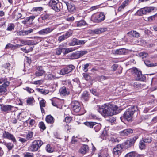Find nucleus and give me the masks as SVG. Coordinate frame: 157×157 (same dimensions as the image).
Returning <instances> with one entry per match:
<instances>
[{
	"instance_id": "nucleus-2",
	"label": "nucleus",
	"mask_w": 157,
	"mask_h": 157,
	"mask_svg": "<svg viewBox=\"0 0 157 157\" xmlns=\"http://www.w3.org/2000/svg\"><path fill=\"white\" fill-rule=\"evenodd\" d=\"M43 142L40 140H36L33 141L28 148V150L30 151L36 152L43 145Z\"/></svg>"
},
{
	"instance_id": "nucleus-32",
	"label": "nucleus",
	"mask_w": 157,
	"mask_h": 157,
	"mask_svg": "<svg viewBox=\"0 0 157 157\" xmlns=\"http://www.w3.org/2000/svg\"><path fill=\"white\" fill-rule=\"evenodd\" d=\"M128 1L129 0H125L123 2L122 4L118 8V11H121L128 4Z\"/></svg>"
},
{
	"instance_id": "nucleus-14",
	"label": "nucleus",
	"mask_w": 157,
	"mask_h": 157,
	"mask_svg": "<svg viewBox=\"0 0 157 157\" xmlns=\"http://www.w3.org/2000/svg\"><path fill=\"white\" fill-rule=\"evenodd\" d=\"M72 34V32L70 30L67 32L63 35L59 36L58 38V40L61 42L71 36Z\"/></svg>"
},
{
	"instance_id": "nucleus-43",
	"label": "nucleus",
	"mask_w": 157,
	"mask_h": 157,
	"mask_svg": "<svg viewBox=\"0 0 157 157\" xmlns=\"http://www.w3.org/2000/svg\"><path fill=\"white\" fill-rule=\"evenodd\" d=\"M82 75L83 78L86 80L89 81L91 77L88 74L83 73Z\"/></svg>"
},
{
	"instance_id": "nucleus-36",
	"label": "nucleus",
	"mask_w": 157,
	"mask_h": 157,
	"mask_svg": "<svg viewBox=\"0 0 157 157\" xmlns=\"http://www.w3.org/2000/svg\"><path fill=\"white\" fill-rule=\"evenodd\" d=\"M144 63L147 66L149 67H152L157 66V63H151L150 61L148 60L145 61Z\"/></svg>"
},
{
	"instance_id": "nucleus-24",
	"label": "nucleus",
	"mask_w": 157,
	"mask_h": 157,
	"mask_svg": "<svg viewBox=\"0 0 157 157\" xmlns=\"http://www.w3.org/2000/svg\"><path fill=\"white\" fill-rule=\"evenodd\" d=\"M146 7L141 8L136 13V14L139 16H141L143 14H145L147 13Z\"/></svg>"
},
{
	"instance_id": "nucleus-6",
	"label": "nucleus",
	"mask_w": 157,
	"mask_h": 157,
	"mask_svg": "<svg viewBox=\"0 0 157 157\" xmlns=\"http://www.w3.org/2000/svg\"><path fill=\"white\" fill-rule=\"evenodd\" d=\"M88 52V51L86 50L77 51L71 54L69 58L72 59H78L86 54Z\"/></svg>"
},
{
	"instance_id": "nucleus-64",
	"label": "nucleus",
	"mask_w": 157,
	"mask_h": 157,
	"mask_svg": "<svg viewBox=\"0 0 157 157\" xmlns=\"http://www.w3.org/2000/svg\"><path fill=\"white\" fill-rule=\"evenodd\" d=\"M90 117L94 119H96L97 118V117L96 115L93 114H91L90 115Z\"/></svg>"
},
{
	"instance_id": "nucleus-62",
	"label": "nucleus",
	"mask_w": 157,
	"mask_h": 157,
	"mask_svg": "<svg viewBox=\"0 0 157 157\" xmlns=\"http://www.w3.org/2000/svg\"><path fill=\"white\" fill-rule=\"evenodd\" d=\"M43 82V81L41 80H39L35 81L33 82V83L35 84H40Z\"/></svg>"
},
{
	"instance_id": "nucleus-23",
	"label": "nucleus",
	"mask_w": 157,
	"mask_h": 157,
	"mask_svg": "<svg viewBox=\"0 0 157 157\" xmlns=\"http://www.w3.org/2000/svg\"><path fill=\"white\" fill-rule=\"evenodd\" d=\"M125 157H143L142 155L137 154L134 152H131L127 153Z\"/></svg>"
},
{
	"instance_id": "nucleus-28",
	"label": "nucleus",
	"mask_w": 157,
	"mask_h": 157,
	"mask_svg": "<svg viewBox=\"0 0 157 157\" xmlns=\"http://www.w3.org/2000/svg\"><path fill=\"white\" fill-rule=\"evenodd\" d=\"M46 121L48 123L53 124L54 122V119L52 116L48 115L46 117Z\"/></svg>"
},
{
	"instance_id": "nucleus-15",
	"label": "nucleus",
	"mask_w": 157,
	"mask_h": 157,
	"mask_svg": "<svg viewBox=\"0 0 157 157\" xmlns=\"http://www.w3.org/2000/svg\"><path fill=\"white\" fill-rule=\"evenodd\" d=\"M45 71L43 69L42 67L40 66L37 67L35 74L36 77H40L45 74Z\"/></svg>"
},
{
	"instance_id": "nucleus-19",
	"label": "nucleus",
	"mask_w": 157,
	"mask_h": 157,
	"mask_svg": "<svg viewBox=\"0 0 157 157\" xmlns=\"http://www.w3.org/2000/svg\"><path fill=\"white\" fill-rule=\"evenodd\" d=\"M138 138V136H135L134 137L133 139L130 140H129L126 143V145L127 144H128V146L127 147V146H126L125 148L129 147L133 145L135 141Z\"/></svg>"
},
{
	"instance_id": "nucleus-37",
	"label": "nucleus",
	"mask_w": 157,
	"mask_h": 157,
	"mask_svg": "<svg viewBox=\"0 0 157 157\" xmlns=\"http://www.w3.org/2000/svg\"><path fill=\"white\" fill-rule=\"evenodd\" d=\"M14 27L15 26L13 23H10L8 24L6 30L9 31H11L14 29Z\"/></svg>"
},
{
	"instance_id": "nucleus-8",
	"label": "nucleus",
	"mask_w": 157,
	"mask_h": 157,
	"mask_svg": "<svg viewBox=\"0 0 157 157\" xmlns=\"http://www.w3.org/2000/svg\"><path fill=\"white\" fill-rule=\"evenodd\" d=\"M75 68V67L72 65H69L66 67L61 69L60 71V74L64 75L71 72Z\"/></svg>"
},
{
	"instance_id": "nucleus-7",
	"label": "nucleus",
	"mask_w": 157,
	"mask_h": 157,
	"mask_svg": "<svg viewBox=\"0 0 157 157\" xmlns=\"http://www.w3.org/2000/svg\"><path fill=\"white\" fill-rule=\"evenodd\" d=\"M105 18V16L103 13L94 15L91 17L92 20L96 22H99L103 21Z\"/></svg>"
},
{
	"instance_id": "nucleus-12",
	"label": "nucleus",
	"mask_w": 157,
	"mask_h": 157,
	"mask_svg": "<svg viewBox=\"0 0 157 157\" xmlns=\"http://www.w3.org/2000/svg\"><path fill=\"white\" fill-rule=\"evenodd\" d=\"M55 28L53 27H47L44 29L38 32V33L40 35H44L48 34L52 31Z\"/></svg>"
},
{
	"instance_id": "nucleus-17",
	"label": "nucleus",
	"mask_w": 157,
	"mask_h": 157,
	"mask_svg": "<svg viewBox=\"0 0 157 157\" xmlns=\"http://www.w3.org/2000/svg\"><path fill=\"white\" fill-rule=\"evenodd\" d=\"M59 92L61 96H65L69 94L70 92L68 89L65 86L61 87L59 90Z\"/></svg>"
},
{
	"instance_id": "nucleus-47",
	"label": "nucleus",
	"mask_w": 157,
	"mask_h": 157,
	"mask_svg": "<svg viewBox=\"0 0 157 157\" xmlns=\"http://www.w3.org/2000/svg\"><path fill=\"white\" fill-rule=\"evenodd\" d=\"M65 49V48H57L56 50V54L59 55H60L62 52V50Z\"/></svg>"
},
{
	"instance_id": "nucleus-11",
	"label": "nucleus",
	"mask_w": 157,
	"mask_h": 157,
	"mask_svg": "<svg viewBox=\"0 0 157 157\" xmlns=\"http://www.w3.org/2000/svg\"><path fill=\"white\" fill-rule=\"evenodd\" d=\"M0 109L3 112L8 113L11 111L14 107L13 106L10 105L0 104Z\"/></svg>"
},
{
	"instance_id": "nucleus-31",
	"label": "nucleus",
	"mask_w": 157,
	"mask_h": 157,
	"mask_svg": "<svg viewBox=\"0 0 157 157\" xmlns=\"http://www.w3.org/2000/svg\"><path fill=\"white\" fill-rule=\"evenodd\" d=\"M46 101L44 99H42L40 102V105L41 109V111L42 113H44V111L43 109V107L45 106Z\"/></svg>"
},
{
	"instance_id": "nucleus-4",
	"label": "nucleus",
	"mask_w": 157,
	"mask_h": 157,
	"mask_svg": "<svg viewBox=\"0 0 157 157\" xmlns=\"http://www.w3.org/2000/svg\"><path fill=\"white\" fill-rule=\"evenodd\" d=\"M48 4L49 6L56 12H59L62 8L61 4L59 2L58 0H50Z\"/></svg>"
},
{
	"instance_id": "nucleus-55",
	"label": "nucleus",
	"mask_w": 157,
	"mask_h": 157,
	"mask_svg": "<svg viewBox=\"0 0 157 157\" xmlns=\"http://www.w3.org/2000/svg\"><path fill=\"white\" fill-rule=\"evenodd\" d=\"M33 10L34 11H39L40 12L41 11L43 10V8L41 7H36L33 8Z\"/></svg>"
},
{
	"instance_id": "nucleus-56",
	"label": "nucleus",
	"mask_w": 157,
	"mask_h": 157,
	"mask_svg": "<svg viewBox=\"0 0 157 157\" xmlns=\"http://www.w3.org/2000/svg\"><path fill=\"white\" fill-rule=\"evenodd\" d=\"M65 50L66 52L67 53L71 52L75 50V49L73 48H70L66 49Z\"/></svg>"
},
{
	"instance_id": "nucleus-13",
	"label": "nucleus",
	"mask_w": 157,
	"mask_h": 157,
	"mask_svg": "<svg viewBox=\"0 0 157 157\" xmlns=\"http://www.w3.org/2000/svg\"><path fill=\"white\" fill-rule=\"evenodd\" d=\"M63 2L66 5L67 9L69 12H72L75 10L76 8L74 4L71 2V1H68L67 2L63 1Z\"/></svg>"
},
{
	"instance_id": "nucleus-29",
	"label": "nucleus",
	"mask_w": 157,
	"mask_h": 157,
	"mask_svg": "<svg viewBox=\"0 0 157 157\" xmlns=\"http://www.w3.org/2000/svg\"><path fill=\"white\" fill-rule=\"evenodd\" d=\"M73 42L75 43H73V45L83 44L85 43L86 41L84 40H81L76 39H74Z\"/></svg>"
},
{
	"instance_id": "nucleus-59",
	"label": "nucleus",
	"mask_w": 157,
	"mask_h": 157,
	"mask_svg": "<svg viewBox=\"0 0 157 157\" xmlns=\"http://www.w3.org/2000/svg\"><path fill=\"white\" fill-rule=\"evenodd\" d=\"M146 9H147V13H150L154 10V8L153 7H146Z\"/></svg>"
},
{
	"instance_id": "nucleus-51",
	"label": "nucleus",
	"mask_w": 157,
	"mask_h": 157,
	"mask_svg": "<svg viewBox=\"0 0 157 157\" xmlns=\"http://www.w3.org/2000/svg\"><path fill=\"white\" fill-rule=\"evenodd\" d=\"M90 64V63H86L84 65L83 70L85 72H86L88 71V67L89 66Z\"/></svg>"
},
{
	"instance_id": "nucleus-10",
	"label": "nucleus",
	"mask_w": 157,
	"mask_h": 157,
	"mask_svg": "<svg viewBox=\"0 0 157 157\" xmlns=\"http://www.w3.org/2000/svg\"><path fill=\"white\" fill-rule=\"evenodd\" d=\"M3 136L4 138L11 140L14 143L17 142L16 139L13 135L8 132L5 131L3 133Z\"/></svg>"
},
{
	"instance_id": "nucleus-39",
	"label": "nucleus",
	"mask_w": 157,
	"mask_h": 157,
	"mask_svg": "<svg viewBox=\"0 0 157 157\" xmlns=\"http://www.w3.org/2000/svg\"><path fill=\"white\" fill-rule=\"evenodd\" d=\"M94 129L96 132L98 131L101 128V125L100 124L97 123L96 122V124L94 125Z\"/></svg>"
},
{
	"instance_id": "nucleus-26",
	"label": "nucleus",
	"mask_w": 157,
	"mask_h": 157,
	"mask_svg": "<svg viewBox=\"0 0 157 157\" xmlns=\"http://www.w3.org/2000/svg\"><path fill=\"white\" fill-rule=\"evenodd\" d=\"M128 34L130 36L138 37L140 36L139 33L135 31H132L128 32Z\"/></svg>"
},
{
	"instance_id": "nucleus-49",
	"label": "nucleus",
	"mask_w": 157,
	"mask_h": 157,
	"mask_svg": "<svg viewBox=\"0 0 157 157\" xmlns=\"http://www.w3.org/2000/svg\"><path fill=\"white\" fill-rule=\"evenodd\" d=\"M54 77V76L53 75L51 74H46L45 75V78L46 79L49 80H51Z\"/></svg>"
},
{
	"instance_id": "nucleus-33",
	"label": "nucleus",
	"mask_w": 157,
	"mask_h": 157,
	"mask_svg": "<svg viewBox=\"0 0 157 157\" xmlns=\"http://www.w3.org/2000/svg\"><path fill=\"white\" fill-rule=\"evenodd\" d=\"M33 136V133L31 131H29L26 135V139L27 140H32Z\"/></svg>"
},
{
	"instance_id": "nucleus-9",
	"label": "nucleus",
	"mask_w": 157,
	"mask_h": 157,
	"mask_svg": "<svg viewBox=\"0 0 157 157\" xmlns=\"http://www.w3.org/2000/svg\"><path fill=\"white\" fill-rule=\"evenodd\" d=\"M71 106L73 110L76 113H78L80 111L81 108V105L77 101H73L71 102Z\"/></svg>"
},
{
	"instance_id": "nucleus-45",
	"label": "nucleus",
	"mask_w": 157,
	"mask_h": 157,
	"mask_svg": "<svg viewBox=\"0 0 157 157\" xmlns=\"http://www.w3.org/2000/svg\"><path fill=\"white\" fill-rule=\"evenodd\" d=\"M124 145L122 144H118V155L121 154L123 151V149L124 148Z\"/></svg>"
},
{
	"instance_id": "nucleus-18",
	"label": "nucleus",
	"mask_w": 157,
	"mask_h": 157,
	"mask_svg": "<svg viewBox=\"0 0 157 157\" xmlns=\"http://www.w3.org/2000/svg\"><path fill=\"white\" fill-rule=\"evenodd\" d=\"M9 82H6L2 85L0 86V94L5 93L6 91V88L9 85Z\"/></svg>"
},
{
	"instance_id": "nucleus-5",
	"label": "nucleus",
	"mask_w": 157,
	"mask_h": 157,
	"mask_svg": "<svg viewBox=\"0 0 157 157\" xmlns=\"http://www.w3.org/2000/svg\"><path fill=\"white\" fill-rule=\"evenodd\" d=\"M132 71L135 74V77L136 80L144 81L145 80V76L142 74L141 71L136 68H133L132 69Z\"/></svg>"
},
{
	"instance_id": "nucleus-42",
	"label": "nucleus",
	"mask_w": 157,
	"mask_h": 157,
	"mask_svg": "<svg viewBox=\"0 0 157 157\" xmlns=\"http://www.w3.org/2000/svg\"><path fill=\"white\" fill-rule=\"evenodd\" d=\"M138 54L140 56L142 57V58H146L148 55V54L145 52H140Z\"/></svg>"
},
{
	"instance_id": "nucleus-58",
	"label": "nucleus",
	"mask_w": 157,
	"mask_h": 157,
	"mask_svg": "<svg viewBox=\"0 0 157 157\" xmlns=\"http://www.w3.org/2000/svg\"><path fill=\"white\" fill-rule=\"evenodd\" d=\"M25 90L29 93H33L34 91L31 88H30L28 87H27L25 88Z\"/></svg>"
},
{
	"instance_id": "nucleus-38",
	"label": "nucleus",
	"mask_w": 157,
	"mask_h": 157,
	"mask_svg": "<svg viewBox=\"0 0 157 157\" xmlns=\"http://www.w3.org/2000/svg\"><path fill=\"white\" fill-rule=\"evenodd\" d=\"M146 143L143 140L140 141L139 143V147L141 149H144L145 147Z\"/></svg>"
},
{
	"instance_id": "nucleus-46",
	"label": "nucleus",
	"mask_w": 157,
	"mask_h": 157,
	"mask_svg": "<svg viewBox=\"0 0 157 157\" xmlns=\"http://www.w3.org/2000/svg\"><path fill=\"white\" fill-rule=\"evenodd\" d=\"M41 18L43 20L48 19H49V15L48 14H43L41 17Z\"/></svg>"
},
{
	"instance_id": "nucleus-22",
	"label": "nucleus",
	"mask_w": 157,
	"mask_h": 157,
	"mask_svg": "<svg viewBox=\"0 0 157 157\" xmlns=\"http://www.w3.org/2000/svg\"><path fill=\"white\" fill-rule=\"evenodd\" d=\"M133 132V131L132 129L129 128L125 129L120 132V133L121 135L127 136L130 134L132 133Z\"/></svg>"
},
{
	"instance_id": "nucleus-16",
	"label": "nucleus",
	"mask_w": 157,
	"mask_h": 157,
	"mask_svg": "<svg viewBox=\"0 0 157 157\" xmlns=\"http://www.w3.org/2000/svg\"><path fill=\"white\" fill-rule=\"evenodd\" d=\"M107 30L106 27L100 28L94 30H91L90 33L93 34H98L106 31Z\"/></svg>"
},
{
	"instance_id": "nucleus-52",
	"label": "nucleus",
	"mask_w": 157,
	"mask_h": 157,
	"mask_svg": "<svg viewBox=\"0 0 157 157\" xmlns=\"http://www.w3.org/2000/svg\"><path fill=\"white\" fill-rule=\"evenodd\" d=\"M125 50L124 48H121L118 49V54L122 55L124 54L125 52Z\"/></svg>"
},
{
	"instance_id": "nucleus-27",
	"label": "nucleus",
	"mask_w": 157,
	"mask_h": 157,
	"mask_svg": "<svg viewBox=\"0 0 157 157\" xmlns=\"http://www.w3.org/2000/svg\"><path fill=\"white\" fill-rule=\"evenodd\" d=\"M35 101L33 97H30L27 98L26 100L27 105H33Z\"/></svg>"
},
{
	"instance_id": "nucleus-35",
	"label": "nucleus",
	"mask_w": 157,
	"mask_h": 157,
	"mask_svg": "<svg viewBox=\"0 0 157 157\" xmlns=\"http://www.w3.org/2000/svg\"><path fill=\"white\" fill-rule=\"evenodd\" d=\"M36 90L44 95H46L49 93V91L47 90H44L40 88H37Z\"/></svg>"
},
{
	"instance_id": "nucleus-20",
	"label": "nucleus",
	"mask_w": 157,
	"mask_h": 157,
	"mask_svg": "<svg viewBox=\"0 0 157 157\" xmlns=\"http://www.w3.org/2000/svg\"><path fill=\"white\" fill-rule=\"evenodd\" d=\"M89 150V147L87 145H83L79 150V152L82 154H85Z\"/></svg>"
},
{
	"instance_id": "nucleus-30",
	"label": "nucleus",
	"mask_w": 157,
	"mask_h": 157,
	"mask_svg": "<svg viewBox=\"0 0 157 157\" xmlns=\"http://www.w3.org/2000/svg\"><path fill=\"white\" fill-rule=\"evenodd\" d=\"M86 22L83 20L77 21L75 22V25L77 27H81L86 25Z\"/></svg>"
},
{
	"instance_id": "nucleus-60",
	"label": "nucleus",
	"mask_w": 157,
	"mask_h": 157,
	"mask_svg": "<svg viewBox=\"0 0 157 157\" xmlns=\"http://www.w3.org/2000/svg\"><path fill=\"white\" fill-rule=\"evenodd\" d=\"M24 157H33V155L32 153L26 152L24 155Z\"/></svg>"
},
{
	"instance_id": "nucleus-44",
	"label": "nucleus",
	"mask_w": 157,
	"mask_h": 157,
	"mask_svg": "<svg viewBox=\"0 0 157 157\" xmlns=\"http://www.w3.org/2000/svg\"><path fill=\"white\" fill-rule=\"evenodd\" d=\"M35 17L34 16L32 15L30 17H27L26 18V21H27L28 22H32L33 20L34 19Z\"/></svg>"
},
{
	"instance_id": "nucleus-57",
	"label": "nucleus",
	"mask_w": 157,
	"mask_h": 157,
	"mask_svg": "<svg viewBox=\"0 0 157 157\" xmlns=\"http://www.w3.org/2000/svg\"><path fill=\"white\" fill-rule=\"evenodd\" d=\"M6 82H9L7 80L6 78H0V84L2 83H4Z\"/></svg>"
},
{
	"instance_id": "nucleus-21",
	"label": "nucleus",
	"mask_w": 157,
	"mask_h": 157,
	"mask_svg": "<svg viewBox=\"0 0 157 157\" xmlns=\"http://www.w3.org/2000/svg\"><path fill=\"white\" fill-rule=\"evenodd\" d=\"M89 94L87 91H84L82 94L81 98V100L84 101H88L89 99Z\"/></svg>"
},
{
	"instance_id": "nucleus-48",
	"label": "nucleus",
	"mask_w": 157,
	"mask_h": 157,
	"mask_svg": "<svg viewBox=\"0 0 157 157\" xmlns=\"http://www.w3.org/2000/svg\"><path fill=\"white\" fill-rule=\"evenodd\" d=\"M39 127L43 130H45L46 129L45 125L43 122H41L39 123Z\"/></svg>"
},
{
	"instance_id": "nucleus-40",
	"label": "nucleus",
	"mask_w": 157,
	"mask_h": 157,
	"mask_svg": "<svg viewBox=\"0 0 157 157\" xmlns=\"http://www.w3.org/2000/svg\"><path fill=\"white\" fill-rule=\"evenodd\" d=\"M46 149L47 152L49 153H51L53 151V149L51 147L50 144H48L46 147Z\"/></svg>"
},
{
	"instance_id": "nucleus-34",
	"label": "nucleus",
	"mask_w": 157,
	"mask_h": 157,
	"mask_svg": "<svg viewBox=\"0 0 157 157\" xmlns=\"http://www.w3.org/2000/svg\"><path fill=\"white\" fill-rule=\"evenodd\" d=\"M85 125L88 127L90 128H92L94 127V125L96 124L95 122H86L84 123Z\"/></svg>"
},
{
	"instance_id": "nucleus-41",
	"label": "nucleus",
	"mask_w": 157,
	"mask_h": 157,
	"mask_svg": "<svg viewBox=\"0 0 157 157\" xmlns=\"http://www.w3.org/2000/svg\"><path fill=\"white\" fill-rule=\"evenodd\" d=\"M143 139L145 143H149L151 142L152 138L151 137H147L143 138Z\"/></svg>"
},
{
	"instance_id": "nucleus-25",
	"label": "nucleus",
	"mask_w": 157,
	"mask_h": 157,
	"mask_svg": "<svg viewBox=\"0 0 157 157\" xmlns=\"http://www.w3.org/2000/svg\"><path fill=\"white\" fill-rule=\"evenodd\" d=\"M0 143H2L3 144L5 145L7 148L8 150H11L14 147V145L10 142L6 143L5 142H2L0 141Z\"/></svg>"
},
{
	"instance_id": "nucleus-53",
	"label": "nucleus",
	"mask_w": 157,
	"mask_h": 157,
	"mask_svg": "<svg viewBox=\"0 0 157 157\" xmlns=\"http://www.w3.org/2000/svg\"><path fill=\"white\" fill-rule=\"evenodd\" d=\"M18 138L19 139V141L21 142L22 143H25L27 141L26 138H24L20 137H18Z\"/></svg>"
},
{
	"instance_id": "nucleus-1",
	"label": "nucleus",
	"mask_w": 157,
	"mask_h": 157,
	"mask_svg": "<svg viewBox=\"0 0 157 157\" xmlns=\"http://www.w3.org/2000/svg\"><path fill=\"white\" fill-rule=\"evenodd\" d=\"M117 105L112 103L105 104L98 109V111L104 117H106L117 114Z\"/></svg>"
},
{
	"instance_id": "nucleus-54",
	"label": "nucleus",
	"mask_w": 157,
	"mask_h": 157,
	"mask_svg": "<svg viewBox=\"0 0 157 157\" xmlns=\"http://www.w3.org/2000/svg\"><path fill=\"white\" fill-rule=\"evenodd\" d=\"M71 120V117H65L64 120H63V121L67 123L70 122Z\"/></svg>"
},
{
	"instance_id": "nucleus-3",
	"label": "nucleus",
	"mask_w": 157,
	"mask_h": 157,
	"mask_svg": "<svg viewBox=\"0 0 157 157\" xmlns=\"http://www.w3.org/2000/svg\"><path fill=\"white\" fill-rule=\"evenodd\" d=\"M136 109V106H131L127 109L124 114V118L128 121H131L133 116Z\"/></svg>"
},
{
	"instance_id": "nucleus-50",
	"label": "nucleus",
	"mask_w": 157,
	"mask_h": 157,
	"mask_svg": "<svg viewBox=\"0 0 157 157\" xmlns=\"http://www.w3.org/2000/svg\"><path fill=\"white\" fill-rule=\"evenodd\" d=\"M113 152L114 155L118 154V145H117L116 147L113 149Z\"/></svg>"
},
{
	"instance_id": "nucleus-61",
	"label": "nucleus",
	"mask_w": 157,
	"mask_h": 157,
	"mask_svg": "<svg viewBox=\"0 0 157 157\" xmlns=\"http://www.w3.org/2000/svg\"><path fill=\"white\" fill-rule=\"evenodd\" d=\"M66 20L69 21H72L74 20V18L73 16L70 17H68L66 18Z\"/></svg>"
},
{
	"instance_id": "nucleus-63",
	"label": "nucleus",
	"mask_w": 157,
	"mask_h": 157,
	"mask_svg": "<svg viewBox=\"0 0 157 157\" xmlns=\"http://www.w3.org/2000/svg\"><path fill=\"white\" fill-rule=\"evenodd\" d=\"M35 39L36 40V42L35 44H37L38 43L41 42L42 40V38L40 37H37Z\"/></svg>"
}]
</instances>
